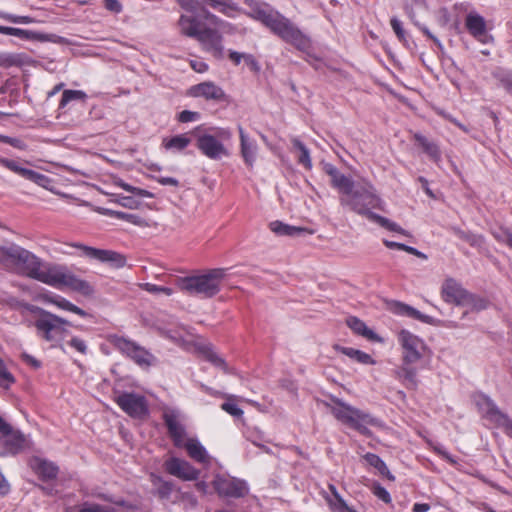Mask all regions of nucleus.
Masks as SVG:
<instances>
[{"mask_svg":"<svg viewBox=\"0 0 512 512\" xmlns=\"http://www.w3.org/2000/svg\"><path fill=\"white\" fill-rule=\"evenodd\" d=\"M339 202L343 207L366 217L389 231L406 234L405 230L397 223L373 212V210H384V201L378 195L374 185L367 179L353 180L339 196Z\"/></svg>","mask_w":512,"mask_h":512,"instance_id":"nucleus-1","label":"nucleus"},{"mask_svg":"<svg viewBox=\"0 0 512 512\" xmlns=\"http://www.w3.org/2000/svg\"><path fill=\"white\" fill-rule=\"evenodd\" d=\"M397 339L402 348V363L394 370V375L405 388L415 391L419 379L418 371L412 365L424 357L427 346L420 337L405 329L399 331Z\"/></svg>","mask_w":512,"mask_h":512,"instance_id":"nucleus-2","label":"nucleus"},{"mask_svg":"<svg viewBox=\"0 0 512 512\" xmlns=\"http://www.w3.org/2000/svg\"><path fill=\"white\" fill-rule=\"evenodd\" d=\"M33 279L59 289L67 287L84 296L94 293V288L88 281L77 277L64 266H42L40 263Z\"/></svg>","mask_w":512,"mask_h":512,"instance_id":"nucleus-3","label":"nucleus"},{"mask_svg":"<svg viewBox=\"0 0 512 512\" xmlns=\"http://www.w3.org/2000/svg\"><path fill=\"white\" fill-rule=\"evenodd\" d=\"M32 311L38 314L34 320L37 336L51 343L52 347H60L62 351H65L61 342L66 337L67 326L70 325V322L40 307H36Z\"/></svg>","mask_w":512,"mask_h":512,"instance_id":"nucleus-4","label":"nucleus"},{"mask_svg":"<svg viewBox=\"0 0 512 512\" xmlns=\"http://www.w3.org/2000/svg\"><path fill=\"white\" fill-rule=\"evenodd\" d=\"M334 405L326 404L332 415L342 424L358 431L362 435L369 436L371 431L368 425L376 426L378 420L368 413L363 412L340 399H333Z\"/></svg>","mask_w":512,"mask_h":512,"instance_id":"nucleus-5","label":"nucleus"},{"mask_svg":"<svg viewBox=\"0 0 512 512\" xmlns=\"http://www.w3.org/2000/svg\"><path fill=\"white\" fill-rule=\"evenodd\" d=\"M224 277V269H212L205 274L180 279L179 287L189 295L211 298L220 291V285Z\"/></svg>","mask_w":512,"mask_h":512,"instance_id":"nucleus-6","label":"nucleus"},{"mask_svg":"<svg viewBox=\"0 0 512 512\" xmlns=\"http://www.w3.org/2000/svg\"><path fill=\"white\" fill-rule=\"evenodd\" d=\"M0 263L7 269L33 278L41 261L30 251L13 245L10 247L0 246Z\"/></svg>","mask_w":512,"mask_h":512,"instance_id":"nucleus-7","label":"nucleus"},{"mask_svg":"<svg viewBox=\"0 0 512 512\" xmlns=\"http://www.w3.org/2000/svg\"><path fill=\"white\" fill-rule=\"evenodd\" d=\"M269 29L283 41L293 45L300 51L306 52L311 48L310 38L280 13L271 23Z\"/></svg>","mask_w":512,"mask_h":512,"instance_id":"nucleus-8","label":"nucleus"},{"mask_svg":"<svg viewBox=\"0 0 512 512\" xmlns=\"http://www.w3.org/2000/svg\"><path fill=\"white\" fill-rule=\"evenodd\" d=\"M111 343L123 355L133 360L142 368H149L154 365L156 361V358L152 353L127 338L115 336L111 340Z\"/></svg>","mask_w":512,"mask_h":512,"instance_id":"nucleus-9","label":"nucleus"},{"mask_svg":"<svg viewBox=\"0 0 512 512\" xmlns=\"http://www.w3.org/2000/svg\"><path fill=\"white\" fill-rule=\"evenodd\" d=\"M476 405L485 419L502 428L505 434L512 438V419L503 413L491 398L481 394L477 397Z\"/></svg>","mask_w":512,"mask_h":512,"instance_id":"nucleus-10","label":"nucleus"},{"mask_svg":"<svg viewBox=\"0 0 512 512\" xmlns=\"http://www.w3.org/2000/svg\"><path fill=\"white\" fill-rule=\"evenodd\" d=\"M71 246L80 249L82 256L100 263L108 264L113 268H122L126 264V257L114 250L99 249L81 243H73Z\"/></svg>","mask_w":512,"mask_h":512,"instance_id":"nucleus-11","label":"nucleus"},{"mask_svg":"<svg viewBox=\"0 0 512 512\" xmlns=\"http://www.w3.org/2000/svg\"><path fill=\"white\" fill-rule=\"evenodd\" d=\"M195 486L197 491L204 494L210 489L216 490L219 496L227 500L244 497L249 491L245 482H197Z\"/></svg>","mask_w":512,"mask_h":512,"instance_id":"nucleus-12","label":"nucleus"},{"mask_svg":"<svg viewBox=\"0 0 512 512\" xmlns=\"http://www.w3.org/2000/svg\"><path fill=\"white\" fill-rule=\"evenodd\" d=\"M116 403L133 418L142 419L149 414L148 403L143 395L123 393L116 398Z\"/></svg>","mask_w":512,"mask_h":512,"instance_id":"nucleus-13","label":"nucleus"},{"mask_svg":"<svg viewBox=\"0 0 512 512\" xmlns=\"http://www.w3.org/2000/svg\"><path fill=\"white\" fill-rule=\"evenodd\" d=\"M187 95L193 98H203L206 101L215 103L228 102V95L225 91L212 81H204L191 86Z\"/></svg>","mask_w":512,"mask_h":512,"instance_id":"nucleus-14","label":"nucleus"},{"mask_svg":"<svg viewBox=\"0 0 512 512\" xmlns=\"http://www.w3.org/2000/svg\"><path fill=\"white\" fill-rule=\"evenodd\" d=\"M465 28L476 41L482 44H491L494 40L489 33L485 18L475 11L466 15Z\"/></svg>","mask_w":512,"mask_h":512,"instance_id":"nucleus-15","label":"nucleus"},{"mask_svg":"<svg viewBox=\"0 0 512 512\" xmlns=\"http://www.w3.org/2000/svg\"><path fill=\"white\" fill-rule=\"evenodd\" d=\"M196 39L200 42L203 48L211 53L215 58H223V37L216 29L204 28Z\"/></svg>","mask_w":512,"mask_h":512,"instance_id":"nucleus-16","label":"nucleus"},{"mask_svg":"<svg viewBox=\"0 0 512 512\" xmlns=\"http://www.w3.org/2000/svg\"><path fill=\"white\" fill-rule=\"evenodd\" d=\"M441 296L446 303L463 306L468 297V291L455 279L448 278L442 284Z\"/></svg>","mask_w":512,"mask_h":512,"instance_id":"nucleus-17","label":"nucleus"},{"mask_svg":"<svg viewBox=\"0 0 512 512\" xmlns=\"http://www.w3.org/2000/svg\"><path fill=\"white\" fill-rule=\"evenodd\" d=\"M197 148L206 157L217 160L228 154L225 146L213 135L204 134L198 137Z\"/></svg>","mask_w":512,"mask_h":512,"instance_id":"nucleus-18","label":"nucleus"},{"mask_svg":"<svg viewBox=\"0 0 512 512\" xmlns=\"http://www.w3.org/2000/svg\"><path fill=\"white\" fill-rule=\"evenodd\" d=\"M163 420L174 445L182 447L187 439L185 428L178 419V413L174 410L166 411L163 414Z\"/></svg>","mask_w":512,"mask_h":512,"instance_id":"nucleus-19","label":"nucleus"},{"mask_svg":"<svg viewBox=\"0 0 512 512\" xmlns=\"http://www.w3.org/2000/svg\"><path fill=\"white\" fill-rule=\"evenodd\" d=\"M156 493L159 499L176 503L180 500L187 499L192 505H195L194 498L186 492H182L175 482H156Z\"/></svg>","mask_w":512,"mask_h":512,"instance_id":"nucleus-20","label":"nucleus"},{"mask_svg":"<svg viewBox=\"0 0 512 512\" xmlns=\"http://www.w3.org/2000/svg\"><path fill=\"white\" fill-rule=\"evenodd\" d=\"M165 470L180 480H197V471L185 460L170 458L164 463Z\"/></svg>","mask_w":512,"mask_h":512,"instance_id":"nucleus-21","label":"nucleus"},{"mask_svg":"<svg viewBox=\"0 0 512 512\" xmlns=\"http://www.w3.org/2000/svg\"><path fill=\"white\" fill-rule=\"evenodd\" d=\"M240 137V152L245 164L252 168L257 157L258 146L254 139H251L242 126H238Z\"/></svg>","mask_w":512,"mask_h":512,"instance_id":"nucleus-22","label":"nucleus"},{"mask_svg":"<svg viewBox=\"0 0 512 512\" xmlns=\"http://www.w3.org/2000/svg\"><path fill=\"white\" fill-rule=\"evenodd\" d=\"M0 165L36 184L42 185L47 181V177L44 174L23 168L14 160L0 157Z\"/></svg>","mask_w":512,"mask_h":512,"instance_id":"nucleus-23","label":"nucleus"},{"mask_svg":"<svg viewBox=\"0 0 512 512\" xmlns=\"http://www.w3.org/2000/svg\"><path fill=\"white\" fill-rule=\"evenodd\" d=\"M31 469L44 480H53L57 477L59 468L58 466L46 459L40 457H33L29 461Z\"/></svg>","mask_w":512,"mask_h":512,"instance_id":"nucleus-24","label":"nucleus"},{"mask_svg":"<svg viewBox=\"0 0 512 512\" xmlns=\"http://www.w3.org/2000/svg\"><path fill=\"white\" fill-rule=\"evenodd\" d=\"M323 171L330 177L331 186L339 192L341 195L352 183L353 179L342 174L337 167L331 163L322 162Z\"/></svg>","mask_w":512,"mask_h":512,"instance_id":"nucleus-25","label":"nucleus"},{"mask_svg":"<svg viewBox=\"0 0 512 512\" xmlns=\"http://www.w3.org/2000/svg\"><path fill=\"white\" fill-rule=\"evenodd\" d=\"M392 311L397 315L406 316V317L418 320L422 323H426V324L433 323V317H431L429 315H425V314L421 313L420 311H418L417 309H415L414 307H412L408 304L399 302V301H396L393 303Z\"/></svg>","mask_w":512,"mask_h":512,"instance_id":"nucleus-26","label":"nucleus"},{"mask_svg":"<svg viewBox=\"0 0 512 512\" xmlns=\"http://www.w3.org/2000/svg\"><path fill=\"white\" fill-rule=\"evenodd\" d=\"M182 447L186 449L188 455L195 461L203 464L209 463L210 457L204 446L197 439H187Z\"/></svg>","mask_w":512,"mask_h":512,"instance_id":"nucleus-27","label":"nucleus"},{"mask_svg":"<svg viewBox=\"0 0 512 512\" xmlns=\"http://www.w3.org/2000/svg\"><path fill=\"white\" fill-rule=\"evenodd\" d=\"M180 31L183 35L190 38H197L202 29L199 21L194 16L182 15L178 21Z\"/></svg>","mask_w":512,"mask_h":512,"instance_id":"nucleus-28","label":"nucleus"},{"mask_svg":"<svg viewBox=\"0 0 512 512\" xmlns=\"http://www.w3.org/2000/svg\"><path fill=\"white\" fill-rule=\"evenodd\" d=\"M0 34L16 36V37H19L21 39H26V40L46 41L48 39L46 35L35 32V31L24 30V29L14 28V27L1 26V25H0Z\"/></svg>","mask_w":512,"mask_h":512,"instance_id":"nucleus-29","label":"nucleus"},{"mask_svg":"<svg viewBox=\"0 0 512 512\" xmlns=\"http://www.w3.org/2000/svg\"><path fill=\"white\" fill-rule=\"evenodd\" d=\"M333 348L337 352H340V353L346 355L347 357H349L350 359H352L358 363L366 364V365L375 364V361L373 360V358L369 354H367L361 350L354 349L351 347H344V346H341L338 344L334 345Z\"/></svg>","mask_w":512,"mask_h":512,"instance_id":"nucleus-30","label":"nucleus"},{"mask_svg":"<svg viewBox=\"0 0 512 512\" xmlns=\"http://www.w3.org/2000/svg\"><path fill=\"white\" fill-rule=\"evenodd\" d=\"M414 140L422 147L423 151L431 160L434 162H439L441 160V152L436 143L429 141L420 133L414 134Z\"/></svg>","mask_w":512,"mask_h":512,"instance_id":"nucleus-31","label":"nucleus"},{"mask_svg":"<svg viewBox=\"0 0 512 512\" xmlns=\"http://www.w3.org/2000/svg\"><path fill=\"white\" fill-rule=\"evenodd\" d=\"M46 301L57 306L62 310L75 313L81 317L88 316V313L84 311L82 308L76 306L75 304L71 303L70 301L59 295L48 296L46 297Z\"/></svg>","mask_w":512,"mask_h":512,"instance_id":"nucleus-32","label":"nucleus"},{"mask_svg":"<svg viewBox=\"0 0 512 512\" xmlns=\"http://www.w3.org/2000/svg\"><path fill=\"white\" fill-rule=\"evenodd\" d=\"M191 143V139L187 134H178L170 138H165L162 145L166 150L181 152L187 148Z\"/></svg>","mask_w":512,"mask_h":512,"instance_id":"nucleus-33","label":"nucleus"},{"mask_svg":"<svg viewBox=\"0 0 512 512\" xmlns=\"http://www.w3.org/2000/svg\"><path fill=\"white\" fill-rule=\"evenodd\" d=\"M347 325L358 335H361L368 340H379V337L366 324L357 317H349L346 321Z\"/></svg>","mask_w":512,"mask_h":512,"instance_id":"nucleus-34","label":"nucleus"},{"mask_svg":"<svg viewBox=\"0 0 512 512\" xmlns=\"http://www.w3.org/2000/svg\"><path fill=\"white\" fill-rule=\"evenodd\" d=\"M177 3L186 11L198 14L199 12L204 13V18L210 20L213 23H218V19L215 15L206 11L202 4L197 0H176Z\"/></svg>","mask_w":512,"mask_h":512,"instance_id":"nucleus-35","label":"nucleus"},{"mask_svg":"<svg viewBox=\"0 0 512 512\" xmlns=\"http://www.w3.org/2000/svg\"><path fill=\"white\" fill-rule=\"evenodd\" d=\"M5 440L4 444L7 447V449L12 453H17L20 450H22L25 446V437L22 433L18 431H13L11 428L10 434L2 435Z\"/></svg>","mask_w":512,"mask_h":512,"instance_id":"nucleus-36","label":"nucleus"},{"mask_svg":"<svg viewBox=\"0 0 512 512\" xmlns=\"http://www.w3.org/2000/svg\"><path fill=\"white\" fill-rule=\"evenodd\" d=\"M331 496L327 498L333 512H357L350 508L341 495L336 491L335 486L329 484Z\"/></svg>","mask_w":512,"mask_h":512,"instance_id":"nucleus-37","label":"nucleus"},{"mask_svg":"<svg viewBox=\"0 0 512 512\" xmlns=\"http://www.w3.org/2000/svg\"><path fill=\"white\" fill-rule=\"evenodd\" d=\"M364 460L369 466L375 468L380 476L387 477L388 480H394V477L390 475L389 469L387 468L386 464L378 455L373 453H367L364 456Z\"/></svg>","mask_w":512,"mask_h":512,"instance_id":"nucleus-38","label":"nucleus"},{"mask_svg":"<svg viewBox=\"0 0 512 512\" xmlns=\"http://www.w3.org/2000/svg\"><path fill=\"white\" fill-rule=\"evenodd\" d=\"M291 142H292L293 147L299 151L298 163L301 164L302 166H304L307 170H311L312 161H311L309 149L298 138H293L291 140Z\"/></svg>","mask_w":512,"mask_h":512,"instance_id":"nucleus-39","label":"nucleus"},{"mask_svg":"<svg viewBox=\"0 0 512 512\" xmlns=\"http://www.w3.org/2000/svg\"><path fill=\"white\" fill-rule=\"evenodd\" d=\"M270 229L275 234L284 236H296L304 232V229L301 227L291 226L280 221L271 222Z\"/></svg>","mask_w":512,"mask_h":512,"instance_id":"nucleus-40","label":"nucleus"},{"mask_svg":"<svg viewBox=\"0 0 512 512\" xmlns=\"http://www.w3.org/2000/svg\"><path fill=\"white\" fill-rule=\"evenodd\" d=\"M203 354L207 361H209L215 367H218L221 370H223L224 373H232L226 361L222 357H220L215 351H213L212 348L206 347L205 349H203Z\"/></svg>","mask_w":512,"mask_h":512,"instance_id":"nucleus-41","label":"nucleus"},{"mask_svg":"<svg viewBox=\"0 0 512 512\" xmlns=\"http://www.w3.org/2000/svg\"><path fill=\"white\" fill-rule=\"evenodd\" d=\"M106 214L111 217H114V218H117L120 220H124V221H127L129 223H132V224H135L138 226H142L145 224L144 219L136 214L126 213V212H122V211H114V210H106Z\"/></svg>","mask_w":512,"mask_h":512,"instance_id":"nucleus-42","label":"nucleus"},{"mask_svg":"<svg viewBox=\"0 0 512 512\" xmlns=\"http://www.w3.org/2000/svg\"><path fill=\"white\" fill-rule=\"evenodd\" d=\"M450 230L459 239L467 242L471 246H478L481 244V238L469 231H464V230L460 229L459 227H455V226L451 227Z\"/></svg>","mask_w":512,"mask_h":512,"instance_id":"nucleus-43","label":"nucleus"},{"mask_svg":"<svg viewBox=\"0 0 512 512\" xmlns=\"http://www.w3.org/2000/svg\"><path fill=\"white\" fill-rule=\"evenodd\" d=\"M383 243L387 248L403 250V251H406L407 253L417 256L421 259H427V256L424 253H422L421 251L417 250L416 248L408 246L406 244L389 241V240H384Z\"/></svg>","mask_w":512,"mask_h":512,"instance_id":"nucleus-44","label":"nucleus"},{"mask_svg":"<svg viewBox=\"0 0 512 512\" xmlns=\"http://www.w3.org/2000/svg\"><path fill=\"white\" fill-rule=\"evenodd\" d=\"M87 95L81 90H65L59 103V108H64L66 105L74 100L84 101Z\"/></svg>","mask_w":512,"mask_h":512,"instance_id":"nucleus-45","label":"nucleus"},{"mask_svg":"<svg viewBox=\"0 0 512 512\" xmlns=\"http://www.w3.org/2000/svg\"><path fill=\"white\" fill-rule=\"evenodd\" d=\"M488 304L489 302L485 298L479 297L475 294L468 292V297L463 306H468L471 308V310L474 311H481L486 309L488 307Z\"/></svg>","mask_w":512,"mask_h":512,"instance_id":"nucleus-46","label":"nucleus"},{"mask_svg":"<svg viewBox=\"0 0 512 512\" xmlns=\"http://www.w3.org/2000/svg\"><path fill=\"white\" fill-rule=\"evenodd\" d=\"M279 12L273 10L259 9L256 11L257 19L269 28Z\"/></svg>","mask_w":512,"mask_h":512,"instance_id":"nucleus-47","label":"nucleus"},{"mask_svg":"<svg viewBox=\"0 0 512 512\" xmlns=\"http://www.w3.org/2000/svg\"><path fill=\"white\" fill-rule=\"evenodd\" d=\"M494 77L499 81L500 85L512 95V74L507 72H495Z\"/></svg>","mask_w":512,"mask_h":512,"instance_id":"nucleus-48","label":"nucleus"},{"mask_svg":"<svg viewBox=\"0 0 512 512\" xmlns=\"http://www.w3.org/2000/svg\"><path fill=\"white\" fill-rule=\"evenodd\" d=\"M0 18L15 24H29L34 22V19L30 16H17L3 11H0Z\"/></svg>","mask_w":512,"mask_h":512,"instance_id":"nucleus-49","label":"nucleus"},{"mask_svg":"<svg viewBox=\"0 0 512 512\" xmlns=\"http://www.w3.org/2000/svg\"><path fill=\"white\" fill-rule=\"evenodd\" d=\"M390 24L399 41H401L402 43H406L407 34L403 28L402 22L398 18L392 17L390 20Z\"/></svg>","mask_w":512,"mask_h":512,"instance_id":"nucleus-50","label":"nucleus"},{"mask_svg":"<svg viewBox=\"0 0 512 512\" xmlns=\"http://www.w3.org/2000/svg\"><path fill=\"white\" fill-rule=\"evenodd\" d=\"M141 287L152 294H165L167 296H171L173 294V290L170 287L158 286L152 283H144Z\"/></svg>","mask_w":512,"mask_h":512,"instance_id":"nucleus-51","label":"nucleus"},{"mask_svg":"<svg viewBox=\"0 0 512 512\" xmlns=\"http://www.w3.org/2000/svg\"><path fill=\"white\" fill-rule=\"evenodd\" d=\"M206 4L211 6L213 9L228 15L229 10H232V6L228 3V0H204Z\"/></svg>","mask_w":512,"mask_h":512,"instance_id":"nucleus-52","label":"nucleus"},{"mask_svg":"<svg viewBox=\"0 0 512 512\" xmlns=\"http://www.w3.org/2000/svg\"><path fill=\"white\" fill-rule=\"evenodd\" d=\"M118 185L123 188L124 190L132 193V194H135L137 196H140V197H146V198H153L154 195L149 192L148 190H145V189H141V188H137V187H134V186H131L123 181L119 182Z\"/></svg>","mask_w":512,"mask_h":512,"instance_id":"nucleus-53","label":"nucleus"},{"mask_svg":"<svg viewBox=\"0 0 512 512\" xmlns=\"http://www.w3.org/2000/svg\"><path fill=\"white\" fill-rule=\"evenodd\" d=\"M20 64L19 57L15 54L0 53V66L8 68Z\"/></svg>","mask_w":512,"mask_h":512,"instance_id":"nucleus-54","label":"nucleus"},{"mask_svg":"<svg viewBox=\"0 0 512 512\" xmlns=\"http://www.w3.org/2000/svg\"><path fill=\"white\" fill-rule=\"evenodd\" d=\"M15 382L13 375L7 370L5 363L0 365V386L8 388Z\"/></svg>","mask_w":512,"mask_h":512,"instance_id":"nucleus-55","label":"nucleus"},{"mask_svg":"<svg viewBox=\"0 0 512 512\" xmlns=\"http://www.w3.org/2000/svg\"><path fill=\"white\" fill-rule=\"evenodd\" d=\"M67 345L79 352L80 354H87L88 347L86 342L79 338V337H72L68 342Z\"/></svg>","mask_w":512,"mask_h":512,"instance_id":"nucleus-56","label":"nucleus"},{"mask_svg":"<svg viewBox=\"0 0 512 512\" xmlns=\"http://www.w3.org/2000/svg\"><path fill=\"white\" fill-rule=\"evenodd\" d=\"M247 439L255 446L260 447L264 452L270 453V449L262 443L263 435L261 433L250 431L248 432Z\"/></svg>","mask_w":512,"mask_h":512,"instance_id":"nucleus-57","label":"nucleus"},{"mask_svg":"<svg viewBox=\"0 0 512 512\" xmlns=\"http://www.w3.org/2000/svg\"><path fill=\"white\" fill-rule=\"evenodd\" d=\"M221 409L230 414L231 416L240 418L243 415V410L239 408L235 403L230 401L224 402L221 405Z\"/></svg>","mask_w":512,"mask_h":512,"instance_id":"nucleus-58","label":"nucleus"},{"mask_svg":"<svg viewBox=\"0 0 512 512\" xmlns=\"http://www.w3.org/2000/svg\"><path fill=\"white\" fill-rule=\"evenodd\" d=\"M78 512H114V509L98 504L85 503L79 508Z\"/></svg>","mask_w":512,"mask_h":512,"instance_id":"nucleus-59","label":"nucleus"},{"mask_svg":"<svg viewBox=\"0 0 512 512\" xmlns=\"http://www.w3.org/2000/svg\"><path fill=\"white\" fill-rule=\"evenodd\" d=\"M199 118L200 114L198 112L190 110H183L177 116L178 121L181 123L193 122L198 120Z\"/></svg>","mask_w":512,"mask_h":512,"instance_id":"nucleus-60","label":"nucleus"},{"mask_svg":"<svg viewBox=\"0 0 512 512\" xmlns=\"http://www.w3.org/2000/svg\"><path fill=\"white\" fill-rule=\"evenodd\" d=\"M373 493L375 494V496H377L383 502H385L387 504L391 502V497H390L389 492L382 486L375 485L373 488Z\"/></svg>","mask_w":512,"mask_h":512,"instance_id":"nucleus-61","label":"nucleus"},{"mask_svg":"<svg viewBox=\"0 0 512 512\" xmlns=\"http://www.w3.org/2000/svg\"><path fill=\"white\" fill-rule=\"evenodd\" d=\"M104 7L115 14L122 12V4L118 0H103Z\"/></svg>","mask_w":512,"mask_h":512,"instance_id":"nucleus-62","label":"nucleus"},{"mask_svg":"<svg viewBox=\"0 0 512 512\" xmlns=\"http://www.w3.org/2000/svg\"><path fill=\"white\" fill-rule=\"evenodd\" d=\"M119 203L126 208L135 209L138 207V202L131 197H122Z\"/></svg>","mask_w":512,"mask_h":512,"instance_id":"nucleus-63","label":"nucleus"},{"mask_svg":"<svg viewBox=\"0 0 512 512\" xmlns=\"http://www.w3.org/2000/svg\"><path fill=\"white\" fill-rule=\"evenodd\" d=\"M157 182L161 185H169L174 187L179 185V181L173 177H159L157 178Z\"/></svg>","mask_w":512,"mask_h":512,"instance_id":"nucleus-64","label":"nucleus"}]
</instances>
